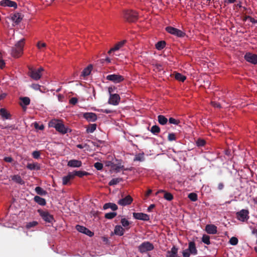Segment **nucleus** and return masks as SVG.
Here are the masks:
<instances>
[{"instance_id":"1","label":"nucleus","mask_w":257,"mask_h":257,"mask_svg":"<svg viewBox=\"0 0 257 257\" xmlns=\"http://www.w3.org/2000/svg\"><path fill=\"white\" fill-rule=\"evenodd\" d=\"M49 126L54 127L56 130L62 134H65L71 130L66 127L62 121L58 119H52L49 122Z\"/></svg>"},{"instance_id":"2","label":"nucleus","mask_w":257,"mask_h":257,"mask_svg":"<svg viewBox=\"0 0 257 257\" xmlns=\"http://www.w3.org/2000/svg\"><path fill=\"white\" fill-rule=\"evenodd\" d=\"M25 44V39H22L19 41L12 48L11 55L15 58H19L23 53V48Z\"/></svg>"},{"instance_id":"3","label":"nucleus","mask_w":257,"mask_h":257,"mask_svg":"<svg viewBox=\"0 0 257 257\" xmlns=\"http://www.w3.org/2000/svg\"><path fill=\"white\" fill-rule=\"evenodd\" d=\"M123 18L128 22H135L138 19V14L132 10H125L123 12Z\"/></svg>"},{"instance_id":"4","label":"nucleus","mask_w":257,"mask_h":257,"mask_svg":"<svg viewBox=\"0 0 257 257\" xmlns=\"http://www.w3.org/2000/svg\"><path fill=\"white\" fill-rule=\"evenodd\" d=\"M38 212L42 218L46 222L53 223L54 218L52 215L50 214L48 211H44L42 209H38Z\"/></svg>"},{"instance_id":"5","label":"nucleus","mask_w":257,"mask_h":257,"mask_svg":"<svg viewBox=\"0 0 257 257\" xmlns=\"http://www.w3.org/2000/svg\"><path fill=\"white\" fill-rule=\"evenodd\" d=\"M154 248V245L149 241H145L138 246V250L142 253L151 251Z\"/></svg>"},{"instance_id":"6","label":"nucleus","mask_w":257,"mask_h":257,"mask_svg":"<svg viewBox=\"0 0 257 257\" xmlns=\"http://www.w3.org/2000/svg\"><path fill=\"white\" fill-rule=\"evenodd\" d=\"M165 29L168 33L179 38H183L186 35L185 32L171 26L167 27Z\"/></svg>"},{"instance_id":"7","label":"nucleus","mask_w":257,"mask_h":257,"mask_svg":"<svg viewBox=\"0 0 257 257\" xmlns=\"http://www.w3.org/2000/svg\"><path fill=\"white\" fill-rule=\"evenodd\" d=\"M249 211L247 209H242L236 213V218L241 221H245L249 218Z\"/></svg>"},{"instance_id":"8","label":"nucleus","mask_w":257,"mask_h":257,"mask_svg":"<svg viewBox=\"0 0 257 257\" xmlns=\"http://www.w3.org/2000/svg\"><path fill=\"white\" fill-rule=\"evenodd\" d=\"M106 79L107 80L112 81L115 83H118L124 80V77L122 75L113 74L107 75Z\"/></svg>"},{"instance_id":"9","label":"nucleus","mask_w":257,"mask_h":257,"mask_svg":"<svg viewBox=\"0 0 257 257\" xmlns=\"http://www.w3.org/2000/svg\"><path fill=\"white\" fill-rule=\"evenodd\" d=\"M28 69V74L32 79L35 80H38L41 78L42 74H40L39 71H37L36 69H34L31 66H29Z\"/></svg>"},{"instance_id":"10","label":"nucleus","mask_w":257,"mask_h":257,"mask_svg":"<svg viewBox=\"0 0 257 257\" xmlns=\"http://www.w3.org/2000/svg\"><path fill=\"white\" fill-rule=\"evenodd\" d=\"M245 60L252 64H256L257 63V55L250 53H247L244 56Z\"/></svg>"},{"instance_id":"11","label":"nucleus","mask_w":257,"mask_h":257,"mask_svg":"<svg viewBox=\"0 0 257 257\" xmlns=\"http://www.w3.org/2000/svg\"><path fill=\"white\" fill-rule=\"evenodd\" d=\"M83 117L90 122H94L97 119V115L93 112H85L83 114Z\"/></svg>"},{"instance_id":"12","label":"nucleus","mask_w":257,"mask_h":257,"mask_svg":"<svg viewBox=\"0 0 257 257\" xmlns=\"http://www.w3.org/2000/svg\"><path fill=\"white\" fill-rule=\"evenodd\" d=\"M133 199L130 195H127L118 200L117 203L122 206L130 205L133 202Z\"/></svg>"},{"instance_id":"13","label":"nucleus","mask_w":257,"mask_h":257,"mask_svg":"<svg viewBox=\"0 0 257 257\" xmlns=\"http://www.w3.org/2000/svg\"><path fill=\"white\" fill-rule=\"evenodd\" d=\"M120 100V96L117 94H110L108 100V103L113 105L118 104Z\"/></svg>"},{"instance_id":"14","label":"nucleus","mask_w":257,"mask_h":257,"mask_svg":"<svg viewBox=\"0 0 257 257\" xmlns=\"http://www.w3.org/2000/svg\"><path fill=\"white\" fill-rule=\"evenodd\" d=\"M133 217L137 219L143 221H148L150 220L149 215L143 213H133Z\"/></svg>"},{"instance_id":"15","label":"nucleus","mask_w":257,"mask_h":257,"mask_svg":"<svg viewBox=\"0 0 257 257\" xmlns=\"http://www.w3.org/2000/svg\"><path fill=\"white\" fill-rule=\"evenodd\" d=\"M1 6L3 7H13L15 9L17 8V4L15 2L10 0H2L0 2Z\"/></svg>"},{"instance_id":"16","label":"nucleus","mask_w":257,"mask_h":257,"mask_svg":"<svg viewBox=\"0 0 257 257\" xmlns=\"http://www.w3.org/2000/svg\"><path fill=\"white\" fill-rule=\"evenodd\" d=\"M205 231L209 234H215L217 232V227L213 224H207L205 226Z\"/></svg>"},{"instance_id":"17","label":"nucleus","mask_w":257,"mask_h":257,"mask_svg":"<svg viewBox=\"0 0 257 257\" xmlns=\"http://www.w3.org/2000/svg\"><path fill=\"white\" fill-rule=\"evenodd\" d=\"M160 193H164V198L168 201H171L173 199V195L171 193L167 192L164 190H159L155 195H157Z\"/></svg>"},{"instance_id":"18","label":"nucleus","mask_w":257,"mask_h":257,"mask_svg":"<svg viewBox=\"0 0 257 257\" xmlns=\"http://www.w3.org/2000/svg\"><path fill=\"white\" fill-rule=\"evenodd\" d=\"M67 165L70 167H80L82 166V162L77 160H70L68 161Z\"/></svg>"},{"instance_id":"19","label":"nucleus","mask_w":257,"mask_h":257,"mask_svg":"<svg viewBox=\"0 0 257 257\" xmlns=\"http://www.w3.org/2000/svg\"><path fill=\"white\" fill-rule=\"evenodd\" d=\"M125 42H126L125 40H123L122 41H120V42L117 43V44H116L115 45V46L113 48H111L109 50V51L108 52V53L110 54L111 53V52L119 50L120 48H121L124 45V44H125Z\"/></svg>"},{"instance_id":"20","label":"nucleus","mask_w":257,"mask_h":257,"mask_svg":"<svg viewBox=\"0 0 257 257\" xmlns=\"http://www.w3.org/2000/svg\"><path fill=\"white\" fill-rule=\"evenodd\" d=\"M11 20L16 25H18L19 24H20V23L22 21V18L20 14L16 13V14H13L11 16Z\"/></svg>"},{"instance_id":"21","label":"nucleus","mask_w":257,"mask_h":257,"mask_svg":"<svg viewBox=\"0 0 257 257\" xmlns=\"http://www.w3.org/2000/svg\"><path fill=\"white\" fill-rule=\"evenodd\" d=\"M124 232V229L120 225H117L115 226L114 233L118 236H122Z\"/></svg>"},{"instance_id":"22","label":"nucleus","mask_w":257,"mask_h":257,"mask_svg":"<svg viewBox=\"0 0 257 257\" xmlns=\"http://www.w3.org/2000/svg\"><path fill=\"white\" fill-rule=\"evenodd\" d=\"M71 173L73 175V178H74L75 176L82 178L84 176H87L89 174V173L84 171H74L71 172Z\"/></svg>"},{"instance_id":"23","label":"nucleus","mask_w":257,"mask_h":257,"mask_svg":"<svg viewBox=\"0 0 257 257\" xmlns=\"http://www.w3.org/2000/svg\"><path fill=\"white\" fill-rule=\"evenodd\" d=\"M178 253V248L173 246L171 250H168L167 252L166 257H176Z\"/></svg>"},{"instance_id":"24","label":"nucleus","mask_w":257,"mask_h":257,"mask_svg":"<svg viewBox=\"0 0 257 257\" xmlns=\"http://www.w3.org/2000/svg\"><path fill=\"white\" fill-rule=\"evenodd\" d=\"M188 250L192 254H196L197 253V250L196 248L195 243L194 241H191L189 243V247Z\"/></svg>"},{"instance_id":"25","label":"nucleus","mask_w":257,"mask_h":257,"mask_svg":"<svg viewBox=\"0 0 257 257\" xmlns=\"http://www.w3.org/2000/svg\"><path fill=\"white\" fill-rule=\"evenodd\" d=\"M110 208L113 211H115L118 209L117 206L113 203H106L104 204L103 209L106 210Z\"/></svg>"},{"instance_id":"26","label":"nucleus","mask_w":257,"mask_h":257,"mask_svg":"<svg viewBox=\"0 0 257 257\" xmlns=\"http://www.w3.org/2000/svg\"><path fill=\"white\" fill-rule=\"evenodd\" d=\"M34 200L41 206H45L46 204V200L39 196H35L34 198Z\"/></svg>"},{"instance_id":"27","label":"nucleus","mask_w":257,"mask_h":257,"mask_svg":"<svg viewBox=\"0 0 257 257\" xmlns=\"http://www.w3.org/2000/svg\"><path fill=\"white\" fill-rule=\"evenodd\" d=\"M73 175L71 172L68 173V175L66 176H64L62 178V183L63 185H66L68 184L70 180L73 179Z\"/></svg>"},{"instance_id":"28","label":"nucleus","mask_w":257,"mask_h":257,"mask_svg":"<svg viewBox=\"0 0 257 257\" xmlns=\"http://www.w3.org/2000/svg\"><path fill=\"white\" fill-rule=\"evenodd\" d=\"M0 115L5 119H10L11 118V114L9 113L7 110L4 108L0 109Z\"/></svg>"},{"instance_id":"29","label":"nucleus","mask_w":257,"mask_h":257,"mask_svg":"<svg viewBox=\"0 0 257 257\" xmlns=\"http://www.w3.org/2000/svg\"><path fill=\"white\" fill-rule=\"evenodd\" d=\"M12 180L21 185H23L25 183L24 180L22 179L21 177L19 175H15L12 177Z\"/></svg>"},{"instance_id":"30","label":"nucleus","mask_w":257,"mask_h":257,"mask_svg":"<svg viewBox=\"0 0 257 257\" xmlns=\"http://www.w3.org/2000/svg\"><path fill=\"white\" fill-rule=\"evenodd\" d=\"M27 168L30 170H39L40 169V167L38 163H29L27 165Z\"/></svg>"},{"instance_id":"31","label":"nucleus","mask_w":257,"mask_h":257,"mask_svg":"<svg viewBox=\"0 0 257 257\" xmlns=\"http://www.w3.org/2000/svg\"><path fill=\"white\" fill-rule=\"evenodd\" d=\"M20 100H21L20 105L22 107H24L23 105L27 106L30 103V99L28 97H21Z\"/></svg>"},{"instance_id":"32","label":"nucleus","mask_w":257,"mask_h":257,"mask_svg":"<svg viewBox=\"0 0 257 257\" xmlns=\"http://www.w3.org/2000/svg\"><path fill=\"white\" fill-rule=\"evenodd\" d=\"M92 68V66L91 65H88L82 71L81 75L83 76H86L89 75L91 72Z\"/></svg>"},{"instance_id":"33","label":"nucleus","mask_w":257,"mask_h":257,"mask_svg":"<svg viewBox=\"0 0 257 257\" xmlns=\"http://www.w3.org/2000/svg\"><path fill=\"white\" fill-rule=\"evenodd\" d=\"M36 192L40 195L45 196L47 194V192L41 187L38 186L35 189Z\"/></svg>"},{"instance_id":"34","label":"nucleus","mask_w":257,"mask_h":257,"mask_svg":"<svg viewBox=\"0 0 257 257\" xmlns=\"http://www.w3.org/2000/svg\"><path fill=\"white\" fill-rule=\"evenodd\" d=\"M158 119L159 123L162 125H165L168 121V119L163 115H159Z\"/></svg>"},{"instance_id":"35","label":"nucleus","mask_w":257,"mask_h":257,"mask_svg":"<svg viewBox=\"0 0 257 257\" xmlns=\"http://www.w3.org/2000/svg\"><path fill=\"white\" fill-rule=\"evenodd\" d=\"M96 124L92 123L90 124L88 127L86 128V132L87 133H93L96 129Z\"/></svg>"},{"instance_id":"36","label":"nucleus","mask_w":257,"mask_h":257,"mask_svg":"<svg viewBox=\"0 0 257 257\" xmlns=\"http://www.w3.org/2000/svg\"><path fill=\"white\" fill-rule=\"evenodd\" d=\"M166 44V43L164 41H159L156 44V48L158 50H161L165 47Z\"/></svg>"},{"instance_id":"37","label":"nucleus","mask_w":257,"mask_h":257,"mask_svg":"<svg viewBox=\"0 0 257 257\" xmlns=\"http://www.w3.org/2000/svg\"><path fill=\"white\" fill-rule=\"evenodd\" d=\"M122 181L121 178H113L108 183L109 186H114Z\"/></svg>"},{"instance_id":"38","label":"nucleus","mask_w":257,"mask_h":257,"mask_svg":"<svg viewBox=\"0 0 257 257\" xmlns=\"http://www.w3.org/2000/svg\"><path fill=\"white\" fill-rule=\"evenodd\" d=\"M175 78L176 80H179L181 82H184L186 79V76L183 75L181 73H176L175 75Z\"/></svg>"},{"instance_id":"39","label":"nucleus","mask_w":257,"mask_h":257,"mask_svg":"<svg viewBox=\"0 0 257 257\" xmlns=\"http://www.w3.org/2000/svg\"><path fill=\"white\" fill-rule=\"evenodd\" d=\"M151 132L154 135H157L158 133H160V128L158 125H154L152 126Z\"/></svg>"},{"instance_id":"40","label":"nucleus","mask_w":257,"mask_h":257,"mask_svg":"<svg viewBox=\"0 0 257 257\" xmlns=\"http://www.w3.org/2000/svg\"><path fill=\"white\" fill-rule=\"evenodd\" d=\"M202 241L206 244L209 245L210 244V236L206 234H204L202 238Z\"/></svg>"},{"instance_id":"41","label":"nucleus","mask_w":257,"mask_h":257,"mask_svg":"<svg viewBox=\"0 0 257 257\" xmlns=\"http://www.w3.org/2000/svg\"><path fill=\"white\" fill-rule=\"evenodd\" d=\"M76 229L79 232L85 234L86 231L88 228L82 225H77L76 226Z\"/></svg>"},{"instance_id":"42","label":"nucleus","mask_w":257,"mask_h":257,"mask_svg":"<svg viewBox=\"0 0 257 257\" xmlns=\"http://www.w3.org/2000/svg\"><path fill=\"white\" fill-rule=\"evenodd\" d=\"M117 215L116 212H109L105 214L104 217L106 219H111L113 218L114 217H115Z\"/></svg>"},{"instance_id":"43","label":"nucleus","mask_w":257,"mask_h":257,"mask_svg":"<svg viewBox=\"0 0 257 257\" xmlns=\"http://www.w3.org/2000/svg\"><path fill=\"white\" fill-rule=\"evenodd\" d=\"M249 20L250 22L253 24L257 23V20H255L254 18L249 16H245L243 17L242 20L243 21H246V20Z\"/></svg>"},{"instance_id":"44","label":"nucleus","mask_w":257,"mask_h":257,"mask_svg":"<svg viewBox=\"0 0 257 257\" xmlns=\"http://www.w3.org/2000/svg\"><path fill=\"white\" fill-rule=\"evenodd\" d=\"M238 242V240L237 237H232L229 241V242L230 244L232 245H236L237 244Z\"/></svg>"},{"instance_id":"45","label":"nucleus","mask_w":257,"mask_h":257,"mask_svg":"<svg viewBox=\"0 0 257 257\" xmlns=\"http://www.w3.org/2000/svg\"><path fill=\"white\" fill-rule=\"evenodd\" d=\"M188 197L192 201H196L197 200V195L195 193H190Z\"/></svg>"},{"instance_id":"46","label":"nucleus","mask_w":257,"mask_h":257,"mask_svg":"<svg viewBox=\"0 0 257 257\" xmlns=\"http://www.w3.org/2000/svg\"><path fill=\"white\" fill-rule=\"evenodd\" d=\"M205 143V141L201 139H198L196 142V145L199 147L204 146Z\"/></svg>"},{"instance_id":"47","label":"nucleus","mask_w":257,"mask_h":257,"mask_svg":"<svg viewBox=\"0 0 257 257\" xmlns=\"http://www.w3.org/2000/svg\"><path fill=\"white\" fill-rule=\"evenodd\" d=\"M144 159V153L139 154L137 155L134 158V161H142Z\"/></svg>"},{"instance_id":"48","label":"nucleus","mask_w":257,"mask_h":257,"mask_svg":"<svg viewBox=\"0 0 257 257\" xmlns=\"http://www.w3.org/2000/svg\"><path fill=\"white\" fill-rule=\"evenodd\" d=\"M120 222L122 224V225L124 227H126L130 225V222L126 220L125 218H122L121 219Z\"/></svg>"},{"instance_id":"49","label":"nucleus","mask_w":257,"mask_h":257,"mask_svg":"<svg viewBox=\"0 0 257 257\" xmlns=\"http://www.w3.org/2000/svg\"><path fill=\"white\" fill-rule=\"evenodd\" d=\"M38 224V222L36 221L29 222L26 225V228L29 229L31 227H34Z\"/></svg>"},{"instance_id":"50","label":"nucleus","mask_w":257,"mask_h":257,"mask_svg":"<svg viewBox=\"0 0 257 257\" xmlns=\"http://www.w3.org/2000/svg\"><path fill=\"white\" fill-rule=\"evenodd\" d=\"M168 140L169 141H173L176 140V136L174 133H170L168 136Z\"/></svg>"},{"instance_id":"51","label":"nucleus","mask_w":257,"mask_h":257,"mask_svg":"<svg viewBox=\"0 0 257 257\" xmlns=\"http://www.w3.org/2000/svg\"><path fill=\"white\" fill-rule=\"evenodd\" d=\"M103 164L100 162H96L94 164V167L97 170H101L103 168Z\"/></svg>"},{"instance_id":"52","label":"nucleus","mask_w":257,"mask_h":257,"mask_svg":"<svg viewBox=\"0 0 257 257\" xmlns=\"http://www.w3.org/2000/svg\"><path fill=\"white\" fill-rule=\"evenodd\" d=\"M32 156L34 159H38L40 156V152L38 151H35L32 153Z\"/></svg>"},{"instance_id":"53","label":"nucleus","mask_w":257,"mask_h":257,"mask_svg":"<svg viewBox=\"0 0 257 257\" xmlns=\"http://www.w3.org/2000/svg\"><path fill=\"white\" fill-rule=\"evenodd\" d=\"M169 122L170 123L174 124H178L180 122V121L179 120H177L173 117H170L169 119Z\"/></svg>"},{"instance_id":"54","label":"nucleus","mask_w":257,"mask_h":257,"mask_svg":"<svg viewBox=\"0 0 257 257\" xmlns=\"http://www.w3.org/2000/svg\"><path fill=\"white\" fill-rule=\"evenodd\" d=\"M5 66V62L2 58V55L0 53V68L3 69Z\"/></svg>"},{"instance_id":"55","label":"nucleus","mask_w":257,"mask_h":257,"mask_svg":"<svg viewBox=\"0 0 257 257\" xmlns=\"http://www.w3.org/2000/svg\"><path fill=\"white\" fill-rule=\"evenodd\" d=\"M31 87L34 90H39L40 91H41V90H40L41 86L39 84L34 83L31 85Z\"/></svg>"},{"instance_id":"56","label":"nucleus","mask_w":257,"mask_h":257,"mask_svg":"<svg viewBox=\"0 0 257 257\" xmlns=\"http://www.w3.org/2000/svg\"><path fill=\"white\" fill-rule=\"evenodd\" d=\"M77 101H78V99L76 97H72L69 100V103L73 105H75V104H76Z\"/></svg>"},{"instance_id":"57","label":"nucleus","mask_w":257,"mask_h":257,"mask_svg":"<svg viewBox=\"0 0 257 257\" xmlns=\"http://www.w3.org/2000/svg\"><path fill=\"white\" fill-rule=\"evenodd\" d=\"M37 46L39 49H41L42 48L45 47L46 46V44L45 43H42L41 42H38Z\"/></svg>"},{"instance_id":"58","label":"nucleus","mask_w":257,"mask_h":257,"mask_svg":"<svg viewBox=\"0 0 257 257\" xmlns=\"http://www.w3.org/2000/svg\"><path fill=\"white\" fill-rule=\"evenodd\" d=\"M34 126L36 128H38L40 130H43L44 128V126L43 124L42 125H39L38 123L36 122L35 124H34Z\"/></svg>"},{"instance_id":"59","label":"nucleus","mask_w":257,"mask_h":257,"mask_svg":"<svg viewBox=\"0 0 257 257\" xmlns=\"http://www.w3.org/2000/svg\"><path fill=\"white\" fill-rule=\"evenodd\" d=\"M190 252L188 251V249H186L183 251L182 254L184 257H189Z\"/></svg>"},{"instance_id":"60","label":"nucleus","mask_w":257,"mask_h":257,"mask_svg":"<svg viewBox=\"0 0 257 257\" xmlns=\"http://www.w3.org/2000/svg\"><path fill=\"white\" fill-rule=\"evenodd\" d=\"M4 160L8 163H12L13 161V159L11 157H6L4 159Z\"/></svg>"},{"instance_id":"61","label":"nucleus","mask_w":257,"mask_h":257,"mask_svg":"<svg viewBox=\"0 0 257 257\" xmlns=\"http://www.w3.org/2000/svg\"><path fill=\"white\" fill-rule=\"evenodd\" d=\"M85 234L91 237L94 235V233L91 231L89 229H87Z\"/></svg>"},{"instance_id":"62","label":"nucleus","mask_w":257,"mask_h":257,"mask_svg":"<svg viewBox=\"0 0 257 257\" xmlns=\"http://www.w3.org/2000/svg\"><path fill=\"white\" fill-rule=\"evenodd\" d=\"M1 128H10L11 130H13L15 129V125H8L5 127H2Z\"/></svg>"},{"instance_id":"63","label":"nucleus","mask_w":257,"mask_h":257,"mask_svg":"<svg viewBox=\"0 0 257 257\" xmlns=\"http://www.w3.org/2000/svg\"><path fill=\"white\" fill-rule=\"evenodd\" d=\"M155 207V204H151L150 205L149 207L148 208V212H151L152 209H154Z\"/></svg>"},{"instance_id":"64","label":"nucleus","mask_w":257,"mask_h":257,"mask_svg":"<svg viewBox=\"0 0 257 257\" xmlns=\"http://www.w3.org/2000/svg\"><path fill=\"white\" fill-rule=\"evenodd\" d=\"M252 233L257 235V225L252 229Z\"/></svg>"}]
</instances>
